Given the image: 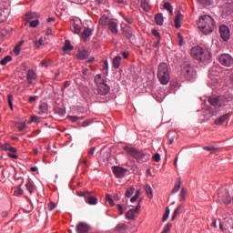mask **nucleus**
Segmentation results:
<instances>
[{
	"label": "nucleus",
	"instance_id": "obj_1",
	"mask_svg": "<svg viewBox=\"0 0 233 233\" xmlns=\"http://www.w3.org/2000/svg\"><path fill=\"white\" fill-rule=\"evenodd\" d=\"M197 25L203 35H208L216 29V21H214L211 15H203L198 18Z\"/></svg>",
	"mask_w": 233,
	"mask_h": 233
},
{
	"label": "nucleus",
	"instance_id": "obj_2",
	"mask_svg": "<svg viewBox=\"0 0 233 233\" xmlns=\"http://www.w3.org/2000/svg\"><path fill=\"white\" fill-rule=\"evenodd\" d=\"M190 54L193 58L203 64H208L211 61V53L208 50H203L201 47H193Z\"/></svg>",
	"mask_w": 233,
	"mask_h": 233
},
{
	"label": "nucleus",
	"instance_id": "obj_3",
	"mask_svg": "<svg viewBox=\"0 0 233 233\" xmlns=\"http://www.w3.org/2000/svg\"><path fill=\"white\" fill-rule=\"evenodd\" d=\"M95 86H96V94L98 96H106L109 93V86L106 84V77L101 75L95 76Z\"/></svg>",
	"mask_w": 233,
	"mask_h": 233
},
{
	"label": "nucleus",
	"instance_id": "obj_4",
	"mask_svg": "<svg viewBox=\"0 0 233 233\" xmlns=\"http://www.w3.org/2000/svg\"><path fill=\"white\" fill-rule=\"evenodd\" d=\"M157 78L161 85L167 86L169 83V71L168 66L166 63H160L158 68L157 69Z\"/></svg>",
	"mask_w": 233,
	"mask_h": 233
},
{
	"label": "nucleus",
	"instance_id": "obj_5",
	"mask_svg": "<svg viewBox=\"0 0 233 233\" xmlns=\"http://www.w3.org/2000/svg\"><path fill=\"white\" fill-rule=\"evenodd\" d=\"M233 101V95L228 94L225 96H208V103H209L212 106H225L227 104Z\"/></svg>",
	"mask_w": 233,
	"mask_h": 233
},
{
	"label": "nucleus",
	"instance_id": "obj_6",
	"mask_svg": "<svg viewBox=\"0 0 233 233\" xmlns=\"http://www.w3.org/2000/svg\"><path fill=\"white\" fill-rule=\"evenodd\" d=\"M124 150H126L127 154H128L131 157L137 159V162L145 157V153L143 151L135 149L133 147H125Z\"/></svg>",
	"mask_w": 233,
	"mask_h": 233
},
{
	"label": "nucleus",
	"instance_id": "obj_7",
	"mask_svg": "<svg viewBox=\"0 0 233 233\" xmlns=\"http://www.w3.org/2000/svg\"><path fill=\"white\" fill-rule=\"evenodd\" d=\"M182 76H184V78L187 81H194L197 76V72L194 67L187 66L182 69Z\"/></svg>",
	"mask_w": 233,
	"mask_h": 233
},
{
	"label": "nucleus",
	"instance_id": "obj_8",
	"mask_svg": "<svg viewBox=\"0 0 233 233\" xmlns=\"http://www.w3.org/2000/svg\"><path fill=\"white\" fill-rule=\"evenodd\" d=\"M218 63L225 67H231L233 65V57L228 54L220 55V56H218Z\"/></svg>",
	"mask_w": 233,
	"mask_h": 233
},
{
	"label": "nucleus",
	"instance_id": "obj_9",
	"mask_svg": "<svg viewBox=\"0 0 233 233\" xmlns=\"http://www.w3.org/2000/svg\"><path fill=\"white\" fill-rule=\"evenodd\" d=\"M92 228L86 222H79L76 225V233H88Z\"/></svg>",
	"mask_w": 233,
	"mask_h": 233
},
{
	"label": "nucleus",
	"instance_id": "obj_10",
	"mask_svg": "<svg viewBox=\"0 0 233 233\" xmlns=\"http://www.w3.org/2000/svg\"><path fill=\"white\" fill-rule=\"evenodd\" d=\"M218 32L220 34V38H222L225 42L228 41L230 38V30L228 29V26L220 25Z\"/></svg>",
	"mask_w": 233,
	"mask_h": 233
},
{
	"label": "nucleus",
	"instance_id": "obj_11",
	"mask_svg": "<svg viewBox=\"0 0 233 233\" xmlns=\"http://www.w3.org/2000/svg\"><path fill=\"white\" fill-rule=\"evenodd\" d=\"M127 172H128V169H127V168L120 167L119 166L113 167L114 176H116V177H117V178H122V177H126Z\"/></svg>",
	"mask_w": 233,
	"mask_h": 233
},
{
	"label": "nucleus",
	"instance_id": "obj_12",
	"mask_svg": "<svg viewBox=\"0 0 233 233\" xmlns=\"http://www.w3.org/2000/svg\"><path fill=\"white\" fill-rule=\"evenodd\" d=\"M88 56H90V52L84 48L77 50V53L76 54V57L79 60H86Z\"/></svg>",
	"mask_w": 233,
	"mask_h": 233
},
{
	"label": "nucleus",
	"instance_id": "obj_13",
	"mask_svg": "<svg viewBox=\"0 0 233 233\" xmlns=\"http://www.w3.org/2000/svg\"><path fill=\"white\" fill-rule=\"evenodd\" d=\"M139 209H141V206L137 204V208L135 209H130L127 211L126 213V218L128 220H132L135 218V213L138 214Z\"/></svg>",
	"mask_w": 233,
	"mask_h": 233
},
{
	"label": "nucleus",
	"instance_id": "obj_14",
	"mask_svg": "<svg viewBox=\"0 0 233 233\" xmlns=\"http://www.w3.org/2000/svg\"><path fill=\"white\" fill-rule=\"evenodd\" d=\"M230 116H231L230 113L225 114L224 116H222L220 117H218V119H216L214 121V125L220 126V125L224 124L225 121L228 120L230 118Z\"/></svg>",
	"mask_w": 233,
	"mask_h": 233
},
{
	"label": "nucleus",
	"instance_id": "obj_15",
	"mask_svg": "<svg viewBox=\"0 0 233 233\" xmlns=\"http://www.w3.org/2000/svg\"><path fill=\"white\" fill-rule=\"evenodd\" d=\"M109 31H111V34L113 35H117V23L114 22V21H109L108 24H106Z\"/></svg>",
	"mask_w": 233,
	"mask_h": 233
},
{
	"label": "nucleus",
	"instance_id": "obj_16",
	"mask_svg": "<svg viewBox=\"0 0 233 233\" xmlns=\"http://www.w3.org/2000/svg\"><path fill=\"white\" fill-rule=\"evenodd\" d=\"M36 78V75L35 72L30 69L28 70V73H26V81H28L29 85H32L33 81Z\"/></svg>",
	"mask_w": 233,
	"mask_h": 233
},
{
	"label": "nucleus",
	"instance_id": "obj_17",
	"mask_svg": "<svg viewBox=\"0 0 233 233\" xmlns=\"http://www.w3.org/2000/svg\"><path fill=\"white\" fill-rule=\"evenodd\" d=\"M224 196L225 197H222V194H218V198H220L222 202H224L225 204H228L232 201V198H230L228 192L225 191Z\"/></svg>",
	"mask_w": 233,
	"mask_h": 233
},
{
	"label": "nucleus",
	"instance_id": "obj_18",
	"mask_svg": "<svg viewBox=\"0 0 233 233\" xmlns=\"http://www.w3.org/2000/svg\"><path fill=\"white\" fill-rule=\"evenodd\" d=\"M25 187H26V190H28V192H29L30 194H34L35 191H36V187H35V184L32 182V180H28V182H26Z\"/></svg>",
	"mask_w": 233,
	"mask_h": 233
},
{
	"label": "nucleus",
	"instance_id": "obj_19",
	"mask_svg": "<svg viewBox=\"0 0 233 233\" xmlns=\"http://www.w3.org/2000/svg\"><path fill=\"white\" fill-rule=\"evenodd\" d=\"M124 36H126L127 39H132L134 37L133 35V30L130 26H127L124 28Z\"/></svg>",
	"mask_w": 233,
	"mask_h": 233
},
{
	"label": "nucleus",
	"instance_id": "obj_20",
	"mask_svg": "<svg viewBox=\"0 0 233 233\" xmlns=\"http://www.w3.org/2000/svg\"><path fill=\"white\" fill-rule=\"evenodd\" d=\"M182 15L177 12L175 17V28L179 29L181 27Z\"/></svg>",
	"mask_w": 233,
	"mask_h": 233
},
{
	"label": "nucleus",
	"instance_id": "obj_21",
	"mask_svg": "<svg viewBox=\"0 0 233 233\" xmlns=\"http://www.w3.org/2000/svg\"><path fill=\"white\" fill-rule=\"evenodd\" d=\"M73 49L74 47L71 46L70 40L65 41V44L63 45V52H71Z\"/></svg>",
	"mask_w": 233,
	"mask_h": 233
},
{
	"label": "nucleus",
	"instance_id": "obj_22",
	"mask_svg": "<svg viewBox=\"0 0 233 233\" xmlns=\"http://www.w3.org/2000/svg\"><path fill=\"white\" fill-rule=\"evenodd\" d=\"M122 61V57L117 56L113 58V68L119 69L120 62Z\"/></svg>",
	"mask_w": 233,
	"mask_h": 233
},
{
	"label": "nucleus",
	"instance_id": "obj_23",
	"mask_svg": "<svg viewBox=\"0 0 233 233\" xmlns=\"http://www.w3.org/2000/svg\"><path fill=\"white\" fill-rule=\"evenodd\" d=\"M90 35H92V30L89 28H84V31H82V39L86 41L88 37H90Z\"/></svg>",
	"mask_w": 233,
	"mask_h": 233
},
{
	"label": "nucleus",
	"instance_id": "obj_24",
	"mask_svg": "<svg viewBox=\"0 0 233 233\" xmlns=\"http://www.w3.org/2000/svg\"><path fill=\"white\" fill-rule=\"evenodd\" d=\"M186 196H187V189L184 187L180 188L179 201L180 202L186 201Z\"/></svg>",
	"mask_w": 233,
	"mask_h": 233
},
{
	"label": "nucleus",
	"instance_id": "obj_25",
	"mask_svg": "<svg viewBox=\"0 0 233 233\" xmlns=\"http://www.w3.org/2000/svg\"><path fill=\"white\" fill-rule=\"evenodd\" d=\"M141 8H143L144 11L149 12L150 11V4L148 0H142L141 1Z\"/></svg>",
	"mask_w": 233,
	"mask_h": 233
},
{
	"label": "nucleus",
	"instance_id": "obj_26",
	"mask_svg": "<svg viewBox=\"0 0 233 233\" xmlns=\"http://www.w3.org/2000/svg\"><path fill=\"white\" fill-rule=\"evenodd\" d=\"M86 199V203H87L90 206H96V197H87L84 198Z\"/></svg>",
	"mask_w": 233,
	"mask_h": 233
},
{
	"label": "nucleus",
	"instance_id": "obj_27",
	"mask_svg": "<svg viewBox=\"0 0 233 233\" xmlns=\"http://www.w3.org/2000/svg\"><path fill=\"white\" fill-rule=\"evenodd\" d=\"M179 188H181V178H177L175 183V187H173V190H171V193L175 194L179 191Z\"/></svg>",
	"mask_w": 233,
	"mask_h": 233
},
{
	"label": "nucleus",
	"instance_id": "obj_28",
	"mask_svg": "<svg viewBox=\"0 0 233 233\" xmlns=\"http://www.w3.org/2000/svg\"><path fill=\"white\" fill-rule=\"evenodd\" d=\"M183 206L179 205L177 208H176L175 212L173 213V216L171 217V221H174L176 219V217L179 216L181 214V209Z\"/></svg>",
	"mask_w": 233,
	"mask_h": 233
},
{
	"label": "nucleus",
	"instance_id": "obj_29",
	"mask_svg": "<svg viewBox=\"0 0 233 233\" xmlns=\"http://www.w3.org/2000/svg\"><path fill=\"white\" fill-rule=\"evenodd\" d=\"M127 225L126 224H118L117 227H116V231L117 233H122V232H126L127 231Z\"/></svg>",
	"mask_w": 233,
	"mask_h": 233
},
{
	"label": "nucleus",
	"instance_id": "obj_30",
	"mask_svg": "<svg viewBox=\"0 0 233 233\" xmlns=\"http://www.w3.org/2000/svg\"><path fill=\"white\" fill-rule=\"evenodd\" d=\"M109 21H113V20H108L106 15H102L100 17V20L98 21V24H100V25L105 26L109 24Z\"/></svg>",
	"mask_w": 233,
	"mask_h": 233
},
{
	"label": "nucleus",
	"instance_id": "obj_31",
	"mask_svg": "<svg viewBox=\"0 0 233 233\" xmlns=\"http://www.w3.org/2000/svg\"><path fill=\"white\" fill-rule=\"evenodd\" d=\"M156 24L157 25H163V15L161 13L156 15Z\"/></svg>",
	"mask_w": 233,
	"mask_h": 233
},
{
	"label": "nucleus",
	"instance_id": "obj_32",
	"mask_svg": "<svg viewBox=\"0 0 233 233\" xmlns=\"http://www.w3.org/2000/svg\"><path fill=\"white\" fill-rule=\"evenodd\" d=\"M11 60H13V57H11L10 56H5V58L1 59L0 61V65L5 66H6L9 62H11Z\"/></svg>",
	"mask_w": 233,
	"mask_h": 233
},
{
	"label": "nucleus",
	"instance_id": "obj_33",
	"mask_svg": "<svg viewBox=\"0 0 233 233\" xmlns=\"http://www.w3.org/2000/svg\"><path fill=\"white\" fill-rule=\"evenodd\" d=\"M145 191H146V195H147V198L149 199H152V198H153L152 188L150 187L149 185H146Z\"/></svg>",
	"mask_w": 233,
	"mask_h": 233
},
{
	"label": "nucleus",
	"instance_id": "obj_34",
	"mask_svg": "<svg viewBox=\"0 0 233 233\" xmlns=\"http://www.w3.org/2000/svg\"><path fill=\"white\" fill-rule=\"evenodd\" d=\"M79 167H88V159L87 157H82L79 161Z\"/></svg>",
	"mask_w": 233,
	"mask_h": 233
},
{
	"label": "nucleus",
	"instance_id": "obj_35",
	"mask_svg": "<svg viewBox=\"0 0 233 233\" xmlns=\"http://www.w3.org/2000/svg\"><path fill=\"white\" fill-rule=\"evenodd\" d=\"M133 193H135V188L132 187H129L128 189H127V191H126V198H132Z\"/></svg>",
	"mask_w": 233,
	"mask_h": 233
},
{
	"label": "nucleus",
	"instance_id": "obj_36",
	"mask_svg": "<svg viewBox=\"0 0 233 233\" xmlns=\"http://www.w3.org/2000/svg\"><path fill=\"white\" fill-rule=\"evenodd\" d=\"M203 150L208 151V152L214 153V152L218 151V147H213V146H208V147H203Z\"/></svg>",
	"mask_w": 233,
	"mask_h": 233
},
{
	"label": "nucleus",
	"instance_id": "obj_37",
	"mask_svg": "<svg viewBox=\"0 0 233 233\" xmlns=\"http://www.w3.org/2000/svg\"><path fill=\"white\" fill-rule=\"evenodd\" d=\"M163 8H165V10L168 11L169 14H173V7L171 6V4H169L168 2L163 4Z\"/></svg>",
	"mask_w": 233,
	"mask_h": 233
},
{
	"label": "nucleus",
	"instance_id": "obj_38",
	"mask_svg": "<svg viewBox=\"0 0 233 233\" xmlns=\"http://www.w3.org/2000/svg\"><path fill=\"white\" fill-rule=\"evenodd\" d=\"M77 196L82 197L84 198H92L93 197V196L90 195V192H88V191L79 192V193H77Z\"/></svg>",
	"mask_w": 233,
	"mask_h": 233
},
{
	"label": "nucleus",
	"instance_id": "obj_39",
	"mask_svg": "<svg viewBox=\"0 0 233 233\" xmlns=\"http://www.w3.org/2000/svg\"><path fill=\"white\" fill-rule=\"evenodd\" d=\"M106 202L109 203V206L114 207V200L109 194H106Z\"/></svg>",
	"mask_w": 233,
	"mask_h": 233
},
{
	"label": "nucleus",
	"instance_id": "obj_40",
	"mask_svg": "<svg viewBox=\"0 0 233 233\" xmlns=\"http://www.w3.org/2000/svg\"><path fill=\"white\" fill-rule=\"evenodd\" d=\"M168 218H169V208H167V209L165 210V214H163L162 221L163 222L167 221Z\"/></svg>",
	"mask_w": 233,
	"mask_h": 233
},
{
	"label": "nucleus",
	"instance_id": "obj_41",
	"mask_svg": "<svg viewBox=\"0 0 233 233\" xmlns=\"http://www.w3.org/2000/svg\"><path fill=\"white\" fill-rule=\"evenodd\" d=\"M7 104L11 110H13V95H7Z\"/></svg>",
	"mask_w": 233,
	"mask_h": 233
},
{
	"label": "nucleus",
	"instance_id": "obj_42",
	"mask_svg": "<svg viewBox=\"0 0 233 233\" xmlns=\"http://www.w3.org/2000/svg\"><path fill=\"white\" fill-rule=\"evenodd\" d=\"M73 28L76 35L81 34V26L79 25H73Z\"/></svg>",
	"mask_w": 233,
	"mask_h": 233
},
{
	"label": "nucleus",
	"instance_id": "obj_43",
	"mask_svg": "<svg viewBox=\"0 0 233 233\" xmlns=\"http://www.w3.org/2000/svg\"><path fill=\"white\" fill-rule=\"evenodd\" d=\"M13 148L14 147H11L8 143L1 145V149L5 150V151H8Z\"/></svg>",
	"mask_w": 233,
	"mask_h": 233
},
{
	"label": "nucleus",
	"instance_id": "obj_44",
	"mask_svg": "<svg viewBox=\"0 0 233 233\" xmlns=\"http://www.w3.org/2000/svg\"><path fill=\"white\" fill-rule=\"evenodd\" d=\"M38 25H39V20L38 19L30 22V27L31 28H36L38 26Z\"/></svg>",
	"mask_w": 233,
	"mask_h": 233
},
{
	"label": "nucleus",
	"instance_id": "obj_45",
	"mask_svg": "<svg viewBox=\"0 0 233 233\" xmlns=\"http://www.w3.org/2000/svg\"><path fill=\"white\" fill-rule=\"evenodd\" d=\"M44 46V40L43 38H39L38 41L35 42V46H36V48H39L40 46Z\"/></svg>",
	"mask_w": 233,
	"mask_h": 233
},
{
	"label": "nucleus",
	"instance_id": "obj_46",
	"mask_svg": "<svg viewBox=\"0 0 233 233\" xmlns=\"http://www.w3.org/2000/svg\"><path fill=\"white\" fill-rule=\"evenodd\" d=\"M171 229V223L167 224L165 228H163L162 233H168V231Z\"/></svg>",
	"mask_w": 233,
	"mask_h": 233
},
{
	"label": "nucleus",
	"instance_id": "obj_47",
	"mask_svg": "<svg viewBox=\"0 0 233 233\" xmlns=\"http://www.w3.org/2000/svg\"><path fill=\"white\" fill-rule=\"evenodd\" d=\"M96 152V147H92L90 148V150H88L87 152V156H88V158H92V157L94 156V153Z\"/></svg>",
	"mask_w": 233,
	"mask_h": 233
},
{
	"label": "nucleus",
	"instance_id": "obj_48",
	"mask_svg": "<svg viewBox=\"0 0 233 233\" xmlns=\"http://www.w3.org/2000/svg\"><path fill=\"white\" fill-rule=\"evenodd\" d=\"M19 54H21V47L15 46L14 47V55H15V56H19Z\"/></svg>",
	"mask_w": 233,
	"mask_h": 233
},
{
	"label": "nucleus",
	"instance_id": "obj_49",
	"mask_svg": "<svg viewBox=\"0 0 233 233\" xmlns=\"http://www.w3.org/2000/svg\"><path fill=\"white\" fill-rule=\"evenodd\" d=\"M69 121H71L72 123H76V121L79 120V119H83V117H77V116H68Z\"/></svg>",
	"mask_w": 233,
	"mask_h": 233
},
{
	"label": "nucleus",
	"instance_id": "obj_50",
	"mask_svg": "<svg viewBox=\"0 0 233 233\" xmlns=\"http://www.w3.org/2000/svg\"><path fill=\"white\" fill-rule=\"evenodd\" d=\"M92 124L91 120H86L84 122H82L81 127H87L88 126H90Z\"/></svg>",
	"mask_w": 233,
	"mask_h": 233
},
{
	"label": "nucleus",
	"instance_id": "obj_51",
	"mask_svg": "<svg viewBox=\"0 0 233 233\" xmlns=\"http://www.w3.org/2000/svg\"><path fill=\"white\" fill-rule=\"evenodd\" d=\"M197 1H198V3H200L201 5H211V2H212V0H197Z\"/></svg>",
	"mask_w": 233,
	"mask_h": 233
},
{
	"label": "nucleus",
	"instance_id": "obj_52",
	"mask_svg": "<svg viewBox=\"0 0 233 233\" xmlns=\"http://www.w3.org/2000/svg\"><path fill=\"white\" fill-rule=\"evenodd\" d=\"M152 35L156 36L157 39H160V34L157 29H152Z\"/></svg>",
	"mask_w": 233,
	"mask_h": 233
},
{
	"label": "nucleus",
	"instance_id": "obj_53",
	"mask_svg": "<svg viewBox=\"0 0 233 233\" xmlns=\"http://www.w3.org/2000/svg\"><path fill=\"white\" fill-rule=\"evenodd\" d=\"M152 159L154 161H156V163H158L160 161V155L158 153H157L156 155H154V157H152Z\"/></svg>",
	"mask_w": 233,
	"mask_h": 233
},
{
	"label": "nucleus",
	"instance_id": "obj_54",
	"mask_svg": "<svg viewBox=\"0 0 233 233\" xmlns=\"http://www.w3.org/2000/svg\"><path fill=\"white\" fill-rule=\"evenodd\" d=\"M117 209H118V214L120 216H122L124 214V208H122V206L118 204L117 205Z\"/></svg>",
	"mask_w": 233,
	"mask_h": 233
},
{
	"label": "nucleus",
	"instance_id": "obj_55",
	"mask_svg": "<svg viewBox=\"0 0 233 233\" xmlns=\"http://www.w3.org/2000/svg\"><path fill=\"white\" fill-rule=\"evenodd\" d=\"M124 19L126 20L127 24L128 25L133 24V19L131 17L126 16Z\"/></svg>",
	"mask_w": 233,
	"mask_h": 233
},
{
	"label": "nucleus",
	"instance_id": "obj_56",
	"mask_svg": "<svg viewBox=\"0 0 233 233\" xmlns=\"http://www.w3.org/2000/svg\"><path fill=\"white\" fill-rule=\"evenodd\" d=\"M48 208H49V211H52L56 208V204L55 203H49L48 205Z\"/></svg>",
	"mask_w": 233,
	"mask_h": 233
},
{
	"label": "nucleus",
	"instance_id": "obj_57",
	"mask_svg": "<svg viewBox=\"0 0 233 233\" xmlns=\"http://www.w3.org/2000/svg\"><path fill=\"white\" fill-rule=\"evenodd\" d=\"M24 128H25V124L24 123L20 124L19 127H17V129L19 130V132H22Z\"/></svg>",
	"mask_w": 233,
	"mask_h": 233
},
{
	"label": "nucleus",
	"instance_id": "obj_58",
	"mask_svg": "<svg viewBox=\"0 0 233 233\" xmlns=\"http://www.w3.org/2000/svg\"><path fill=\"white\" fill-rule=\"evenodd\" d=\"M160 46V39H157V42L154 43L153 46L154 48H158V46Z\"/></svg>",
	"mask_w": 233,
	"mask_h": 233
},
{
	"label": "nucleus",
	"instance_id": "obj_59",
	"mask_svg": "<svg viewBox=\"0 0 233 233\" xmlns=\"http://www.w3.org/2000/svg\"><path fill=\"white\" fill-rule=\"evenodd\" d=\"M7 156H9V157L13 158V159H17V155L14 154V153H7Z\"/></svg>",
	"mask_w": 233,
	"mask_h": 233
},
{
	"label": "nucleus",
	"instance_id": "obj_60",
	"mask_svg": "<svg viewBox=\"0 0 233 233\" xmlns=\"http://www.w3.org/2000/svg\"><path fill=\"white\" fill-rule=\"evenodd\" d=\"M174 141H175V137H169V134H168V144L173 145Z\"/></svg>",
	"mask_w": 233,
	"mask_h": 233
},
{
	"label": "nucleus",
	"instance_id": "obj_61",
	"mask_svg": "<svg viewBox=\"0 0 233 233\" xmlns=\"http://www.w3.org/2000/svg\"><path fill=\"white\" fill-rule=\"evenodd\" d=\"M103 70H107L108 65H107V61H103Z\"/></svg>",
	"mask_w": 233,
	"mask_h": 233
},
{
	"label": "nucleus",
	"instance_id": "obj_62",
	"mask_svg": "<svg viewBox=\"0 0 233 233\" xmlns=\"http://www.w3.org/2000/svg\"><path fill=\"white\" fill-rule=\"evenodd\" d=\"M35 101H36V96H30V97L28 98V103H33V102H35Z\"/></svg>",
	"mask_w": 233,
	"mask_h": 233
},
{
	"label": "nucleus",
	"instance_id": "obj_63",
	"mask_svg": "<svg viewBox=\"0 0 233 233\" xmlns=\"http://www.w3.org/2000/svg\"><path fill=\"white\" fill-rule=\"evenodd\" d=\"M1 217H2V218H7V217H8V211H3V212H1Z\"/></svg>",
	"mask_w": 233,
	"mask_h": 233
},
{
	"label": "nucleus",
	"instance_id": "obj_64",
	"mask_svg": "<svg viewBox=\"0 0 233 233\" xmlns=\"http://www.w3.org/2000/svg\"><path fill=\"white\" fill-rule=\"evenodd\" d=\"M177 35H178V37H179L178 46H182V45H183V42H182V35H181V34H178Z\"/></svg>",
	"mask_w": 233,
	"mask_h": 233
}]
</instances>
